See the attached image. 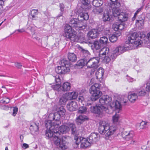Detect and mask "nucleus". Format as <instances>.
Returning <instances> with one entry per match:
<instances>
[{
	"instance_id": "a878e982",
	"label": "nucleus",
	"mask_w": 150,
	"mask_h": 150,
	"mask_svg": "<svg viewBox=\"0 0 150 150\" xmlns=\"http://www.w3.org/2000/svg\"><path fill=\"white\" fill-rule=\"evenodd\" d=\"M67 57L69 61L71 62H74L76 61V56L73 53L69 52L68 53Z\"/></svg>"
},
{
	"instance_id": "69168bd1",
	"label": "nucleus",
	"mask_w": 150,
	"mask_h": 150,
	"mask_svg": "<svg viewBox=\"0 0 150 150\" xmlns=\"http://www.w3.org/2000/svg\"><path fill=\"white\" fill-rule=\"evenodd\" d=\"M127 79V80L129 82H132L134 81V79L129 76H128Z\"/></svg>"
},
{
	"instance_id": "393cba45",
	"label": "nucleus",
	"mask_w": 150,
	"mask_h": 150,
	"mask_svg": "<svg viewBox=\"0 0 150 150\" xmlns=\"http://www.w3.org/2000/svg\"><path fill=\"white\" fill-rule=\"evenodd\" d=\"M61 91L64 92L69 91L70 89L71 84L70 83L66 82L64 83L61 86Z\"/></svg>"
},
{
	"instance_id": "09e8293b",
	"label": "nucleus",
	"mask_w": 150,
	"mask_h": 150,
	"mask_svg": "<svg viewBox=\"0 0 150 150\" xmlns=\"http://www.w3.org/2000/svg\"><path fill=\"white\" fill-rule=\"evenodd\" d=\"M27 29L30 30L31 32L33 31L34 30L35 27L32 24L27 25Z\"/></svg>"
},
{
	"instance_id": "6ab92c4d",
	"label": "nucleus",
	"mask_w": 150,
	"mask_h": 150,
	"mask_svg": "<svg viewBox=\"0 0 150 150\" xmlns=\"http://www.w3.org/2000/svg\"><path fill=\"white\" fill-rule=\"evenodd\" d=\"M111 12L107 11L106 13H104L102 18L103 21L104 22L110 21L112 17Z\"/></svg>"
},
{
	"instance_id": "412c9836",
	"label": "nucleus",
	"mask_w": 150,
	"mask_h": 150,
	"mask_svg": "<svg viewBox=\"0 0 150 150\" xmlns=\"http://www.w3.org/2000/svg\"><path fill=\"white\" fill-rule=\"evenodd\" d=\"M99 35V33L96 30L92 29L88 32V35L89 38L91 39L95 38H97Z\"/></svg>"
},
{
	"instance_id": "c756f323",
	"label": "nucleus",
	"mask_w": 150,
	"mask_h": 150,
	"mask_svg": "<svg viewBox=\"0 0 150 150\" xmlns=\"http://www.w3.org/2000/svg\"><path fill=\"white\" fill-rule=\"evenodd\" d=\"M68 100V98L67 97V95L64 94L59 98V103L61 105H65Z\"/></svg>"
},
{
	"instance_id": "5701e85b",
	"label": "nucleus",
	"mask_w": 150,
	"mask_h": 150,
	"mask_svg": "<svg viewBox=\"0 0 150 150\" xmlns=\"http://www.w3.org/2000/svg\"><path fill=\"white\" fill-rule=\"evenodd\" d=\"M104 71L103 69L101 67L99 68L96 73V79H102Z\"/></svg>"
},
{
	"instance_id": "cd10ccee",
	"label": "nucleus",
	"mask_w": 150,
	"mask_h": 150,
	"mask_svg": "<svg viewBox=\"0 0 150 150\" xmlns=\"http://www.w3.org/2000/svg\"><path fill=\"white\" fill-rule=\"evenodd\" d=\"M54 118H55L54 120H55V122H54L55 125H56L57 126L61 124V122L59 121L61 117L60 115L57 112H56L54 113Z\"/></svg>"
},
{
	"instance_id": "b1692460",
	"label": "nucleus",
	"mask_w": 150,
	"mask_h": 150,
	"mask_svg": "<svg viewBox=\"0 0 150 150\" xmlns=\"http://www.w3.org/2000/svg\"><path fill=\"white\" fill-rule=\"evenodd\" d=\"M127 98L129 101L132 103H134L138 98L137 94L134 93H129Z\"/></svg>"
},
{
	"instance_id": "4be33fe9",
	"label": "nucleus",
	"mask_w": 150,
	"mask_h": 150,
	"mask_svg": "<svg viewBox=\"0 0 150 150\" xmlns=\"http://www.w3.org/2000/svg\"><path fill=\"white\" fill-rule=\"evenodd\" d=\"M88 119L87 116L84 115H80L76 119V122L78 125L82 124L84 120Z\"/></svg>"
},
{
	"instance_id": "7c9ffc66",
	"label": "nucleus",
	"mask_w": 150,
	"mask_h": 150,
	"mask_svg": "<svg viewBox=\"0 0 150 150\" xmlns=\"http://www.w3.org/2000/svg\"><path fill=\"white\" fill-rule=\"evenodd\" d=\"M81 2L82 4L86 6L85 9L86 10H88L91 8V5L90 4V0H81Z\"/></svg>"
},
{
	"instance_id": "bf43d9fd",
	"label": "nucleus",
	"mask_w": 150,
	"mask_h": 150,
	"mask_svg": "<svg viewBox=\"0 0 150 150\" xmlns=\"http://www.w3.org/2000/svg\"><path fill=\"white\" fill-rule=\"evenodd\" d=\"M112 28L115 31L119 30V27L118 24H113Z\"/></svg>"
},
{
	"instance_id": "f03ea898",
	"label": "nucleus",
	"mask_w": 150,
	"mask_h": 150,
	"mask_svg": "<svg viewBox=\"0 0 150 150\" xmlns=\"http://www.w3.org/2000/svg\"><path fill=\"white\" fill-rule=\"evenodd\" d=\"M111 100V98L109 96H103L99 100V106H91L90 108V110L92 112L98 114H100L102 111H104L108 113H110L109 109L105 105H110Z\"/></svg>"
},
{
	"instance_id": "37998d69",
	"label": "nucleus",
	"mask_w": 150,
	"mask_h": 150,
	"mask_svg": "<svg viewBox=\"0 0 150 150\" xmlns=\"http://www.w3.org/2000/svg\"><path fill=\"white\" fill-rule=\"evenodd\" d=\"M119 54L115 52V50L112 53L109 54V55L110 56L111 60H114L117 57V56Z\"/></svg>"
},
{
	"instance_id": "2f4dec72",
	"label": "nucleus",
	"mask_w": 150,
	"mask_h": 150,
	"mask_svg": "<svg viewBox=\"0 0 150 150\" xmlns=\"http://www.w3.org/2000/svg\"><path fill=\"white\" fill-rule=\"evenodd\" d=\"M98 41L103 47L106 45L108 42V38L105 36H103L100 38Z\"/></svg>"
},
{
	"instance_id": "3c124183",
	"label": "nucleus",
	"mask_w": 150,
	"mask_h": 150,
	"mask_svg": "<svg viewBox=\"0 0 150 150\" xmlns=\"http://www.w3.org/2000/svg\"><path fill=\"white\" fill-rule=\"evenodd\" d=\"M109 54L106 55L105 57L104 58H102L101 59L103 60H105L107 62H109L110 60H111L110 58V56L109 55Z\"/></svg>"
},
{
	"instance_id": "c85d7f7f",
	"label": "nucleus",
	"mask_w": 150,
	"mask_h": 150,
	"mask_svg": "<svg viewBox=\"0 0 150 150\" xmlns=\"http://www.w3.org/2000/svg\"><path fill=\"white\" fill-rule=\"evenodd\" d=\"M59 132L65 134L70 130L69 128V127L64 125H61L59 127Z\"/></svg>"
},
{
	"instance_id": "680f3d73",
	"label": "nucleus",
	"mask_w": 150,
	"mask_h": 150,
	"mask_svg": "<svg viewBox=\"0 0 150 150\" xmlns=\"http://www.w3.org/2000/svg\"><path fill=\"white\" fill-rule=\"evenodd\" d=\"M15 66L18 69L21 68L22 66L21 64L20 63L17 62L15 63Z\"/></svg>"
},
{
	"instance_id": "c03bdc74",
	"label": "nucleus",
	"mask_w": 150,
	"mask_h": 150,
	"mask_svg": "<svg viewBox=\"0 0 150 150\" xmlns=\"http://www.w3.org/2000/svg\"><path fill=\"white\" fill-rule=\"evenodd\" d=\"M86 112L87 108L85 106H81L78 110V112L79 113H85Z\"/></svg>"
},
{
	"instance_id": "bb28decb",
	"label": "nucleus",
	"mask_w": 150,
	"mask_h": 150,
	"mask_svg": "<svg viewBox=\"0 0 150 150\" xmlns=\"http://www.w3.org/2000/svg\"><path fill=\"white\" fill-rule=\"evenodd\" d=\"M150 93L146 89L141 90L138 93V96H148L149 95Z\"/></svg>"
},
{
	"instance_id": "ddd939ff",
	"label": "nucleus",
	"mask_w": 150,
	"mask_h": 150,
	"mask_svg": "<svg viewBox=\"0 0 150 150\" xmlns=\"http://www.w3.org/2000/svg\"><path fill=\"white\" fill-rule=\"evenodd\" d=\"M70 66H58L56 69V72L59 74H65L70 71Z\"/></svg>"
},
{
	"instance_id": "052dcab7",
	"label": "nucleus",
	"mask_w": 150,
	"mask_h": 150,
	"mask_svg": "<svg viewBox=\"0 0 150 150\" xmlns=\"http://www.w3.org/2000/svg\"><path fill=\"white\" fill-rule=\"evenodd\" d=\"M39 124H36V123H35L34 125L33 126V128L34 129V131H37L39 129V127L38 126Z\"/></svg>"
},
{
	"instance_id": "6e6552de",
	"label": "nucleus",
	"mask_w": 150,
	"mask_h": 150,
	"mask_svg": "<svg viewBox=\"0 0 150 150\" xmlns=\"http://www.w3.org/2000/svg\"><path fill=\"white\" fill-rule=\"evenodd\" d=\"M121 10L117 8L112 9L111 12L112 16L117 17L118 20L121 22H125L128 19V15L125 13L121 12Z\"/></svg>"
},
{
	"instance_id": "aec40b11",
	"label": "nucleus",
	"mask_w": 150,
	"mask_h": 150,
	"mask_svg": "<svg viewBox=\"0 0 150 150\" xmlns=\"http://www.w3.org/2000/svg\"><path fill=\"white\" fill-rule=\"evenodd\" d=\"M144 19V15L143 14H142L139 16L138 19L136 20V24L139 26L140 25V27L141 28L143 27Z\"/></svg>"
},
{
	"instance_id": "338daca9",
	"label": "nucleus",
	"mask_w": 150,
	"mask_h": 150,
	"mask_svg": "<svg viewBox=\"0 0 150 150\" xmlns=\"http://www.w3.org/2000/svg\"><path fill=\"white\" fill-rule=\"evenodd\" d=\"M17 31H18V32L19 33H23L25 31V30L23 28H22L21 29H19L18 30H16L15 31V32H16Z\"/></svg>"
},
{
	"instance_id": "7ed1b4c3",
	"label": "nucleus",
	"mask_w": 150,
	"mask_h": 150,
	"mask_svg": "<svg viewBox=\"0 0 150 150\" xmlns=\"http://www.w3.org/2000/svg\"><path fill=\"white\" fill-rule=\"evenodd\" d=\"M89 18L87 13L81 12L79 14L78 19L73 18L70 20L69 25L71 28L73 27L77 30H82L86 28V25H84L80 21L87 20Z\"/></svg>"
},
{
	"instance_id": "774afa93",
	"label": "nucleus",
	"mask_w": 150,
	"mask_h": 150,
	"mask_svg": "<svg viewBox=\"0 0 150 150\" xmlns=\"http://www.w3.org/2000/svg\"><path fill=\"white\" fill-rule=\"evenodd\" d=\"M28 147H29V146L28 144H25V143H24L23 144V148L26 149V148H28Z\"/></svg>"
},
{
	"instance_id": "13d9d810",
	"label": "nucleus",
	"mask_w": 150,
	"mask_h": 150,
	"mask_svg": "<svg viewBox=\"0 0 150 150\" xmlns=\"http://www.w3.org/2000/svg\"><path fill=\"white\" fill-rule=\"evenodd\" d=\"M78 38V40L80 39H84V35L82 33L80 32L79 35L77 36Z\"/></svg>"
},
{
	"instance_id": "9d476101",
	"label": "nucleus",
	"mask_w": 150,
	"mask_h": 150,
	"mask_svg": "<svg viewBox=\"0 0 150 150\" xmlns=\"http://www.w3.org/2000/svg\"><path fill=\"white\" fill-rule=\"evenodd\" d=\"M99 59L97 57H93L90 59H86V66L88 67L92 68L93 69L98 68Z\"/></svg>"
},
{
	"instance_id": "f3484780",
	"label": "nucleus",
	"mask_w": 150,
	"mask_h": 150,
	"mask_svg": "<svg viewBox=\"0 0 150 150\" xmlns=\"http://www.w3.org/2000/svg\"><path fill=\"white\" fill-rule=\"evenodd\" d=\"M109 49L106 47H103L99 52V55L100 59L104 58L107 54H108Z\"/></svg>"
},
{
	"instance_id": "2eb2a0df",
	"label": "nucleus",
	"mask_w": 150,
	"mask_h": 150,
	"mask_svg": "<svg viewBox=\"0 0 150 150\" xmlns=\"http://www.w3.org/2000/svg\"><path fill=\"white\" fill-rule=\"evenodd\" d=\"M67 107L69 111H73L76 110L78 108V105L76 102L72 101L67 104Z\"/></svg>"
},
{
	"instance_id": "f257e3e1",
	"label": "nucleus",
	"mask_w": 150,
	"mask_h": 150,
	"mask_svg": "<svg viewBox=\"0 0 150 150\" xmlns=\"http://www.w3.org/2000/svg\"><path fill=\"white\" fill-rule=\"evenodd\" d=\"M118 115L116 114L112 117L113 125L110 126L108 122L104 121H101L99 123L98 131L99 133L102 134H105V138L108 139L109 137L112 135L116 130L117 127L115 125L118 121L119 119Z\"/></svg>"
},
{
	"instance_id": "e433bc0d",
	"label": "nucleus",
	"mask_w": 150,
	"mask_h": 150,
	"mask_svg": "<svg viewBox=\"0 0 150 150\" xmlns=\"http://www.w3.org/2000/svg\"><path fill=\"white\" fill-rule=\"evenodd\" d=\"M93 11L95 14H100L103 12V9L101 6L95 7L93 9Z\"/></svg>"
},
{
	"instance_id": "0eeeda50",
	"label": "nucleus",
	"mask_w": 150,
	"mask_h": 150,
	"mask_svg": "<svg viewBox=\"0 0 150 150\" xmlns=\"http://www.w3.org/2000/svg\"><path fill=\"white\" fill-rule=\"evenodd\" d=\"M64 36L71 41L77 42L78 41V38L75 34V31L72 29L69 25H66L65 26Z\"/></svg>"
},
{
	"instance_id": "a18cd8bd",
	"label": "nucleus",
	"mask_w": 150,
	"mask_h": 150,
	"mask_svg": "<svg viewBox=\"0 0 150 150\" xmlns=\"http://www.w3.org/2000/svg\"><path fill=\"white\" fill-rule=\"evenodd\" d=\"M65 111V109L63 107H61L60 108L59 110L57 112L59 113L61 117L64 115Z\"/></svg>"
},
{
	"instance_id": "dca6fc26",
	"label": "nucleus",
	"mask_w": 150,
	"mask_h": 150,
	"mask_svg": "<svg viewBox=\"0 0 150 150\" xmlns=\"http://www.w3.org/2000/svg\"><path fill=\"white\" fill-rule=\"evenodd\" d=\"M134 135V132L132 131H131L128 132L124 131L122 134L123 137L127 140H129L132 139Z\"/></svg>"
},
{
	"instance_id": "9b49d317",
	"label": "nucleus",
	"mask_w": 150,
	"mask_h": 150,
	"mask_svg": "<svg viewBox=\"0 0 150 150\" xmlns=\"http://www.w3.org/2000/svg\"><path fill=\"white\" fill-rule=\"evenodd\" d=\"M46 127L48 130H46L45 132V135L50 140L52 139V137L54 135V132H56V130H57V129H54V126H52L50 125H47V123H46L45 125Z\"/></svg>"
},
{
	"instance_id": "4c0bfd02",
	"label": "nucleus",
	"mask_w": 150,
	"mask_h": 150,
	"mask_svg": "<svg viewBox=\"0 0 150 150\" xmlns=\"http://www.w3.org/2000/svg\"><path fill=\"white\" fill-rule=\"evenodd\" d=\"M54 113H51L49 114L48 116L49 120L45 122V125H46V123H47V125H52L51 123L52 121L54 120V119H55V118H54Z\"/></svg>"
},
{
	"instance_id": "473e14b6",
	"label": "nucleus",
	"mask_w": 150,
	"mask_h": 150,
	"mask_svg": "<svg viewBox=\"0 0 150 150\" xmlns=\"http://www.w3.org/2000/svg\"><path fill=\"white\" fill-rule=\"evenodd\" d=\"M38 11L36 10H32L31 11L30 16L33 20H36L38 18Z\"/></svg>"
},
{
	"instance_id": "79ce46f5",
	"label": "nucleus",
	"mask_w": 150,
	"mask_h": 150,
	"mask_svg": "<svg viewBox=\"0 0 150 150\" xmlns=\"http://www.w3.org/2000/svg\"><path fill=\"white\" fill-rule=\"evenodd\" d=\"M51 87L54 90L58 91V92L60 93L61 92V90H59V89L61 87V85L56 83L55 85H51Z\"/></svg>"
},
{
	"instance_id": "a211bd4d",
	"label": "nucleus",
	"mask_w": 150,
	"mask_h": 150,
	"mask_svg": "<svg viewBox=\"0 0 150 150\" xmlns=\"http://www.w3.org/2000/svg\"><path fill=\"white\" fill-rule=\"evenodd\" d=\"M91 48L93 50H99L101 47H103L98 40L94 41L91 44Z\"/></svg>"
},
{
	"instance_id": "603ef678",
	"label": "nucleus",
	"mask_w": 150,
	"mask_h": 150,
	"mask_svg": "<svg viewBox=\"0 0 150 150\" xmlns=\"http://www.w3.org/2000/svg\"><path fill=\"white\" fill-rule=\"evenodd\" d=\"M77 100L79 103H81L83 105H84L83 102L84 101V99L83 96H79V97L78 98Z\"/></svg>"
},
{
	"instance_id": "4d7b16f0",
	"label": "nucleus",
	"mask_w": 150,
	"mask_h": 150,
	"mask_svg": "<svg viewBox=\"0 0 150 150\" xmlns=\"http://www.w3.org/2000/svg\"><path fill=\"white\" fill-rule=\"evenodd\" d=\"M13 112L12 115L15 116L17 114L18 111V108L17 107H13Z\"/></svg>"
},
{
	"instance_id": "f704fd0d",
	"label": "nucleus",
	"mask_w": 150,
	"mask_h": 150,
	"mask_svg": "<svg viewBox=\"0 0 150 150\" xmlns=\"http://www.w3.org/2000/svg\"><path fill=\"white\" fill-rule=\"evenodd\" d=\"M69 127L71 131V134L75 135H76V127L75 124L73 123H71L69 124Z\"/></svg>"
},
{
	"instance_id": "423d86ee",
	"label": "nucleus",
	"mask_w": 150,
	"mask_h": 150,
	"mask_svg": "<svg viewBox=\"0 0 150 150\" xmlns=\"http://www.w3.org/2000/svg\"><path fill=\"white\" fill-rule=\"evenodd\" d=\"M100 85L96 83L92 85L89 89V91L91 94V99L92 101H94L98 99L101 96L102 92L100 91Z\"/></svg>"
},
{
	"instance_id": "de8ad7c7",
	"label": "nucleus",
	"mask_w": 150,
	"mask_h": 150,
	"mask_svg": "<svg viewBox=\"0 0 150 150\" xmlns=\"http://www.w3.org/2000/svg\"><path fill=\"white\" fill-rule=\"evenodd\" d=\"M10 100L8 98H4L0 100V103L3 104H7L9 102Z\"/></svg>"
},
{
	"instance_id": "f8f14e48",
	"label": "nucleus",
	"mask_w": 150,
	"mask_h": 150,
	"mask_svg": "<svg viewBox=\"0 0 150 150\" xmlns=\"http://www.w3.org/2000/svg\"><path fill=\"white\" fill-rule=\"evenodd\" d=\"M132 47L126 42V44L117 47L115 50V52L119 55L126 51L133 49Z\"/></svg>"
},
{
	"instance_id": "20e7f679",
	"label": "nucleus",
	"mask_w": 150,
	"mask_h": 150,
	"mask_svg": "<svg viewBox=\"0 0 150 150\" xmlns=\"http://www.w3.org/2000/svg\"><path fill=\"white\" fill-rule=\"evenodd\" d=\"M54 134L50 140L53 142L54 144L58 147L60 150H64L67 148L66 145L67 136H63L61 137L59 129L56 130L54 132Z\"/></svg>"
},
{
	"instance_id": "8fccbe9b",
	"label": "nucleus",
	"mask_w": 150,
	"mask_h": 150,
	"mask_svg": "<svg viewBox=\"0 0 150 150\" xmlns=\"http://www.w3.org/2000/svg\"><path fill=\"white\" fill-rule=\"evenodd\" d=\"M55 80L56 81V83L61 85V80L60 79L59 76L58 75H57L55 77Z\"/></svg>"
},
{
	"instance_id": "39448f33",
	"label": "nucleus",
	"mask_w": 150,
	"mask_h": 150,
	"mask_svg": "<svg viewBox=\"0 0 150 150\" xmlns=\"http://www.w3.org/2000/svg\"><path fill=\"white\" fill-rule=\"evenodd\" d=\"M127 38V40L126 42L129 45L132 46L133 49L142 43V41L140 40L141 38L138 36L136 32L130 33L128 35Z\"/></svg>"
},
{
	"instance_id": "72a5a7b5",
	"label": "nucleus",
	"mask_w": 150,
	"mask_h": 150,
	"mask_svg": "<svg viewBox=\"0 0 150 150\" xmlns=\"http://www.w3.org/2000/svg\"><path fill=\"white\" fill-rule=\"evenodd\" d=\"M59 64V66L61 67L70 66V63L69 61L65 59H63L60 62Z\"/></svg>"
},
{
	"instance_id": "864d4df0",
	"label": "nucleus",
	"mask_w": 150,
	"mask_h": 150,
	"mask_svg": "<svg viewBox=\"0 0 150 150\" xmlns=\"http://www.w3.org/2000/svg\"><path fill=\"white\" fill-rule=\"evenodd\" d=\"M145 89H146L150 93V78L146 83V86Z\"/></svg>"
},
{
	"instance_id": "4468645a",
	"label": "nucleus",
	"mask_w": 150,
	"mask_h": 150,
	"mask_svg": "<svg viewBox=\"0 0 150 150\" xmlns=\"http://www.w3.org/2000/svg\"><path fill=\"white\" fill-rule=\"evenodd\" d=\"M100 139V135L97 133L95 132L91 133L90 135L88 140L91 144L96 142Z\"/></svg>"
},
{
	"instance_id": "6e6d98bb",
	"label": "nucleus",
	"mask_w": 150,
	"mask_h": 150,
	"mask_svg": "<svg viewBox=\"0 0 150 150\" xmlns=\"http://www.w3.org/2000/svg\"><path fill=\"white\" fill-rule=\"evenodd\" d=\"M80 50L83 54L87 55L89 54V52L88 51L83 49L82 47H80Z\"/></svg>"
},
{
	"instance_id": "a19ab883",
	"label": "nucleus",
	"mask_w": 150,
	"mask_h": 150,
	"mask_svg": "<svg viewBox=\"0 0 150 150\" xmlns=\"http://www.w3.org/2000/svg\"><path fill=\"white\" fill-rule=\"evenodd\" d=\"M122 102H120L118 100H116L115 102V106L116 109H118L119 111L121 110L122 108V105L121 103Z\"/></svg>"
},
{
	"instance_id": "5fc2aeb1",
	"label": "nucleus",
	"mask_w": 150,
	"mask_h": 150,
	"mask_svg": "<svg viewBox=\"0 0 150 150\" xmlns=\"http://www.w3.org/2000/svg\"><path fill=\"white\" fill-rule=\"evenodd\" d=\"M119 27V30H122L124 28H125V25L123 23H120L118 24Z\"/></svg>"
},
{
	"instance_id": "1a4fd4ad",
	"label": "nucleus",
	"mask_w": 150,
	"mask_h": 150,
	"mask_svg": "<svg viewBox=\"0 0 150 150\" xmlns=\"http://www.w3.org/2000/svg\"><path fill=\"white\" fill-rule=\"evenodd\" d=\"M74 139L75 140V144L76 145L77 148L80 143H81V147L82 148H86L91 145V143L89 142V140L82 137L79 138L78 136L75 135L74 137Z\"/></svg>"
},
{
	"instance_id": "49530a36",
	"label": "nucleus",
	"mask_w": 150,
	"mask_h": 150,
	"mask_svg": "<svg viewBox=\"0 0 150 150\" xmlns=\"http://www.w3.org/2000/svg\"><path fill=\"white\" fill-rule=\"evenodd\" d=\"M110 41L112 42H115L117 39V36L115 35H112L111 36L109 37Z\"/></svg>"
},
{
	"instance_id": "c9c22d12",
	"label": "nucleus",
	"mask_w": 150,
	"mask_h": 150,
	"mask_svg": "<svg viewBox=\"0 0 150 150\" xmlns=\"http://www.w3.org/2000/svg\"><path fill=\"white\" fill-rule=\"evenodd\" d=\"M76 65L78 66L83 67L86 65V57L79 60L77 63Z\"/></svg>"
},
{
	"instance_id": "e2e57ef3",
	"label": "nucleus",
	"mask_w": 150,
	"mask_h": 150,
	"mask_svg": "<svg viewBox=\"0 0 150 150\" xmlns=\"http://www.w3.org/2000/svg\"><path fill=\"white\" fill-rule=\"evenodd\" d=\"M59 7L61 12H63L64 11V4H60Z\"/></svg>"
},
{
	"instance_id": "ea45409f",
	"label": "nucleus",
	"mask_w": 150,
	"mask_h": 150,
	"mask_svg": "<svg viewBox=\"0 0 150 150\" xmlns=\"http://www.w3.org/2000/svg\"><path fill=\"white\" fill-rule=\"evenodd\" d=\"M68 94L70 97V100L75 99L77 98L78 95V93L75 92L69 93Z\"/></svg>"
},
{
	"instance_id": "58836bf2",
	"label": "nucleus",
	"mask_w": 150,
	"mask_h": 150,
	"mask_svg": "<svg viewBox=\"0 0 150 150\" xmlns=\"http://www.w3.org/2000/svg\"><path fill=\"white\" fill-rule=\"evenodd\" d=\"M92 3L93 5L95 7L101 6L103 4L102 1H100V2L98 0H93Z\"/></svg>"
},
{
	"instance_id": "0e129e2a",
	"label": "nucleus",
	"mask_w": 150,
	"mask_h": 150,
	"mask_svg": "<svg viewBox=\"0 0 150 150\" xmlns=\"http://www.w3.org/2000/svg\"><path fill=\"white\" fill-rule=\"evenodd\" d=\"M115 33L114 35L117 36V37L120 36L121 34V32L119 31V30L115 31Z\"/></svg>"
}]
</instances>
